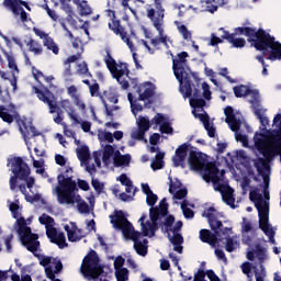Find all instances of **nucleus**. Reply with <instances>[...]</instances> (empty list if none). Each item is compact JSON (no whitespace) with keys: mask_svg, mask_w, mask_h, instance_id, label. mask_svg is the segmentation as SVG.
Masks as SVG:
<instances>
[{"mask_svg":"<svg viewBox=\"0 0 281 281\" xmlns=\"http://www.w3.org/2000/svg\"><path fill=\"white\" fill-rule=\"evenodd\" d=\"M68 172H74L71 167L65 170V175L60 173L57 177L59 183L55 191L57 194V202L59 205H74L77 203V210L80 214H89V204L82 200L80 195L76 196V190H78L74 176L67 175Z\"/></svg>","mask_w":281,"mask_h":281,"instance_id":"1","label":"nucleus"},{"mask_svg":"<svg viewBox=\"0 0 281 281\" xmlns=\"http://www.w3.org/2000/svg\"><path fill=\"white\" fill-rule=\"evenodd\" d=\"M248 43L261 52L267 60H281V43L276 41V36L269 34L265 29L247 27Z\"/></svg>","mask_w":281,"mask_h":281,"instance_id":"2","label":"nucleus"},{"mask_svg":"<svg viewBox=\"0 0 281 281\" xmlns=\"http://www.w3.org/2000/svg\"><path fill=\"white\" fill-rule=\"evenodd\" d=\"M110 223L114 229H120L127 240H133L134 249L138 256L143 258L148 256V239L140 240L144 235L142 232L135 231L133 223L124 215V211H114V215H110Z\"/></svg>","mask_w":281,"mask_h":281,"instance_id":"3","label":"nucleus"},{"mask_svg":"<svg viewBox=\"0 0 281 281\" xmlns=\"http://www.w3.org/2000/svg\"><path fill=\"white\" fill-rule=\"evenodd\" d=\"M189 56L188 52H181L177 55V58L172 59L173 74L180 82V91L186 98L192 97V87H194V95H201V79L194 75L190 77L186 71Z\"/></svg>","mask_w":281,"mask_h":281,"instance_id":"4","label":"nucleus"},{"mask_svg":"<svg viewBox=\"0 0 281 281\" xmlns=\"http://www.w3.org/2000/svg\"><path fill=\"white\" fill-rule=\"evenodd\" d=\"M256 258L260 265L251 263L254 260H256ZM247 260L251 261L247 262L248 280H254L255 276L256 281H265V278H267V270L265 269L262 262L267 260V248L260 243L250 246V249L247 251Z\"/></svg>","mask_w":281,"mask_h":281,"instance_id":"5","label":"nucleus"},{"mask_svg":"<svg viewBox=\"0 0 281 281\" xmlns=\"http://www.w3.org/2000/svg\"><path fill=\"white\" fill-rule=\"evenodd\" d=\"M214 212H216V209L214 206H210L207 209L206 213H203V216L207 217L209 225L212 229V233L210 229H201L200 231V240L202 243H206L211 247H216L218 245L220 238H222V232H223V222L221 220L216 218V215H214Z\"/></svg>","mask_w":281,"mask_h":281,"instance_id":"6","label":"nucleus"},{"mask_svg":"<svg viewBox=\"0 0 281 281\" xmlns=\"http://www.w3.org/2000/svg\"><path fill=\"white\" fill-rule=\"evenodd\" d=\"M0 119L7 124H12L15 120L19 131L24 139H27L29 137H38L41 135V132L36 131V127L32 122H25V120L21 119V115L16 112L14 115L10 114L5 106H0Z\"/></svg>","mask_w":281,"mask_h":281,"instance_id":"7","label":"nucleus"},{"mask_svg":"<svg viewBox=\"0 0 281 281\" xmlns=\"http://www.w3.org/2000/svg\"><path fill=\"white\" fill-rule=\"evenodd\" d=\"M225 161L228 168H236L238 177L241 179L243 192H247V151L239 149L234 154L228 153Z\"/></svg>","mask_w":281,"mask_h":281,"instance_id":"8","label":"nucleus"},{"mask_svg":"<svg viewBox=\"0 0 281 281\" xmlns=\"http://www.w3.org/2000/svg\"><path fill=\"white\" fill-rule=\"evenodd\" d=\"M105 56H104V63L110 71L112 74V78H114L119 85H121L123 90L128 89L131 87V83H128V80L124 78H128V75L131 74V70L128 69V64L126 63H120L117 68V61L111 56V50L105 49Z\"/></svg>","mask_w":281,"mask_h":281,"instance_id":"9","label":"nucleus"},{"mask_svg":"<svg viewBox=\"0 0 281 281\" xmlns=\"http://www.w3.org/2000/svg\"><path fill=\"white\" fill-rule=\"evenodd\" d=\"M247 95L250 97V109L261 124L260 130L267 131V126H269V117L265 115V113H267V109L262 108V103L260 101V90L254 89V86H251V83H248Z\"/></svg>","mask_w":281,"mask_h":281,"instance_id":"10","label":"nucleus"},{"mask_svg":"<svg viewBox=\"0 0 281 281\" xmlns=\"http://www.w3.org/2000/svg\"><path fill=\"white\" fill-rule=\"evenodd\" d=\"M225 122L228 124L231 131L235 133L236 142H240L244 148H247V135L240 133V126H243V114L235 112L232 105L224 109Z\"/></svg>","mask_w":281,"mask_h":281,"instance_id":"11","label":"nucleus"},{"mask_svg":"<svg viewBox=\"0 0 281 281\" xmlns=\"http://www.w3.org/2000/svg\"><path fill=\"white\" fill-rule=\"evenodd\" d=\"M165 216H168V202H166V198H164L159 202V206L151 207L149 210V221H147V226H145L143 233V236H155V232L159 229V223H157L160 218H165Z\"/></svg>","mask_w":281,"mask_h":281,"instance_id":"12","label":"nucleus"},{"mask_svg":"<svg viewBox=\"0 0 281 281\" xmlns=\"http://www.w3.org/2000/svg\"><path fill=\"white\" fill-rule=\"evenodd\" d=\"M98 262H100V259L98 258V252L95 250H90V252L83 258L81 273L86 278L98 280L100 276L104 273V267L100 266Z\"/></svg>","mask_w":281,"mask_h":281,"instance_id":"13","label":"nucleus"},{"mask_svg":"<svg viewBox=\"0 0 281 281\" xmlns=\"http://www.w3.org/2000/svg\"><path fill=\"white\" fill-rule=\"evenodd\" d=\"M146 16L149 19V21L153 23V26L159 34L158 42L165 45V47L168 49V47H170L168 45V35H164V19H166V11H155L153 5L147 4Z\"/></svg>","mask_w":281,"mask_h":281,"instance_id":"14","label":"nucleus"},{"mask_svg":"<svg viewBox=\"0 0 281 281\" xmlns=\"http://www.w3.org/2000/svg\"><path fill=\"white\" fill-rule=\"evenodd\" d=\"M12 172L14 176L10 178V190H16V183L23 181V179H27L30 177V166L27 162L23 161L22 157H15L12 162Z\"/></svg>","mask_w":281,"mask_h":281,"instance_id":"15","label":"nucleus"},{"mask_svg":"<svg viewBox=\"0 0 281 281\" xmlns=\"http://www.w3.org/2000/svg\"><path fill=\"white\" fill-rule=\"evenodd\" d=\"M203 170V179L206 181V183H213L214 189H216L217 186H221V177H218V173L221 170L218 167H216V164L214 162H207Z\"/></svg>","mask_w":281,"mask_h":281,"instance_id":"16","label":"nucleus"},{"mask_svg":"<svg viewBox=\"0 0 281 281\" xmlns=\"http://www.w3.org/2000/svg\"><path fill=\"white\" fill-rule=\"evenodd\" d=\"M215 192H220L222 195V201L232 207L233 210L236 207V198L234 196V188L229 186V182H223L218 184L214 189Z\"/></svg>","mask_w":281,"mask_h":281,"instance_id":"17","label":"nucleus"},{"mask_svg":"<svg viewBox=\"0 0 281 281\" xmlns=\"http://www.w3.org/2000/svg\"><path fill=\"white\" fill-rule=\"evenodd\" d=\"M20 240L24 247H26L27 251L31 254H36L38 251V247H41V241H38V234L32 233L20 235Z\"/></svg>","mask_w":281,"mask_h":281,"instance_id":"18","label":"nucleus"},{"mask_svg":"<svg viewBox=\"0 0 281 281\" xmlns=\"http://www.w3.org/2000/svg\"><path fill=\"white\" fill-rule=\"evenodd\" d=\"M188 161L191 170H195V172L203 170V168L207 166V160L203 157V153L201 151L191 150Z\"/></svg>","mask_w":281,"mask_h":281,"instance_id":"19","label":"nucleus"},{"mask_svg":"<svg viewBox=\"0 0 281 281\" xmlns=\"http://www.w3.org/2000/svg\"><path fill=\"white\" fill-rule=\"evenodd\" d=\"M35 93L41 100V102H44V104H47L49 109V113H56L58 111V104L56 103V99L54 98V94H47L43 90L35 87Z\"/></svg>","mask_w":281,"mask_h":281,"instance_id":"20","label":"nucleus"},{"mask_svg":"<svg viewBox=\"0 0 281 281\" xmlns=\"http://www.w3.org/2000/svg\"><path fill=\"white\" fill-rule=\"evenodd\" d=\"M220 237L218 243H223L225 240V250L228 251V254H232L234 249H236V243L234 241V238H232V227H223L222 233Z\"/></svg>","mask_w":281,"mask_h":281,"instance_id":"21","label":"nucleus"},{"mask_svg":"<svg viewBox=\"0 0 281 281\" xmlns=\"http://www.w3.org/2000/svg\"><path fill=\"white\" fill-rule=\"evenodd\" d=\"M189 148H190V144L183 143L176 149V155L172 157V162L176 168H179V166H183V162L186 161V157H188Z\"/></svg>","mask_w":281,"mask_h":281,"instance_id":"22","label":"nucleus"},{"mask_svg":"<svg viewBox=\"0 0 281 281\" xmlns=\"http://www.w3.org/2000/svg\"><path fill=\"white\" fill-rule=\"evenodd\" d=\"M260 192L261 190L259 188H255L249 192V199L252 203H255V207L257 211L269 207L267 206V203L262 199V193Z\"/></svg>","mask_w":281,"mask_h":281,"instance_id":"23","label":"nucleus"},{"mask_svg":"<svg viewBox=\"0 0 281 281\" xmlns=\"http://www.w3.org/2000/svg\"><path fill=\"white\" fill-rule=\"evenodd\" d=\"M60 108L64 109V111H66L69 120H71L74 124H80V116H78V113L76 112V108H74L69 99L61 100Z\"/></svg>","mask_w":281,"mask_h":281,"instance_id":"24","label":"nucleus"},{"mask_svg":"<svg viewBox=\"0 0 281 281\" xmlns=\"http://www.w3.org/2000/svg\"><path fill=\"white\" fill-rule=\"evenodd\" d=\"M220 32L223 33L221 35L223 41H227V43H231L233 47H245V45H247V41H245V38H236V35L229 33V31H225L224 27H221Z\"/></svg>","mask_w":281,"mask_h":281,"instance_id":"25","label":"nucleus"},{"mask_svg":"<svg viewBox=\"0 0 281 281\" xmlns=\"http://www.w3.org/2000/svg\"><path fill=\"white\" fill-rule=\"evenodd\" d=\"M148 86H150V82H146L137 87L136 93L137 100L139 102H145V100H149V98H153V95H155V90H153V88Z\"/></svg>","mask_w":281,"mask_h":281,"instance_id":"26","label":"nucleus"},{"mask_svg":"<svg viewBox=\"0 0 281 281\" xmlns=\"http://www.w3.org/2000/svg\"><path fill=\"white\" fill-rule=\"evenodd\" d=\"M24 44L26 45L27 50L31 52V54H34V56H42L44 49L41 42L32 37H27L26 40H24Z\"/></svg>","mask_w":281,"mask_h":281,"instance_id":"27","label":"nucleus"},{"mask_svg":"<svg viewBox=\"0 0 281 281\" xmlns=\"http://www.w3.org/2000/svg\"><path fill=\"white\" fill-rule=\"evenodd\" d=\"M106 14L109 18H111V22L108 24V27L109 30H111V32H113V34H117L116 30H119V32H122L123 30H125V27L122 26V22L117 20V15H115V11L108 9Z\"/></svg>","mask_w":281,"mask_h":281,"instance_id":"28","label":"nucleus"},{"mask_svg":"<svg viewBox=\"0 0 281 281\" xmlns=\"http://www.w3.org/2000/svg\"><path fill=\"white\" fill-rule=\"evenodd\" d=\"M113 164L115 168H122V166H130L131 164V154L122 155L120 150L114 153Z\"/></svg>","mask_w":281,"mask_h":281,"instance_id":"29","label":"nucleus"},{"mask_svg":"<svg viewBox=\"0 0 281 281\" xmlns=\"http://www.w3.org/2000/svg\"><path fill=\"white\" fill-rule=\"evenodd\" d=\"M4 58L8 63V68L10 69L11 75H19V65L16 64V57H14V54L4 52Z\"/></svg>","mask_w":281,"mask_h":281,"instance_id":"30","label":"nucleus"},{"mask_svg":"<svg viewBox=\"0 0 281 281\" xmlns=\"http://www.w3.org/2000/svg\"><path fill=\"white\" fill-rule=\"evenodd\" d=\"M193 94V98L190 99V106L192 109H203L205 106L206 102L205 99L201 98V88H200V94H194V86L191 88V95Z\"/></svg>","mask_w":281,"mask_h":281,"instance_id":"31","label":"nucleus"},{"mask_svg":"<svg viewBox=\"0 0 281 281\" xmlns=\"http://www.w3.org/2000/svg\"><path fill=\"white\" fill-rule=\"evenodd\" d=\"M259 214V228L261 232L269 228V206L257 211Z\"/></svg>","mask_w":281,"mask_h":281,"instance_id":"32","label":"nucleus"},{"mask_svg":"<svg viewBox=\"0 0 281 281\" xmlns=\"http://www.w3.org/2000/svg\"><path fill=\"white\" fill-rule=\"evenodd\" d=\"M77 157L81 164H89L91 159V151L89 150V146L82 145L77 149Z\"/></svg>","mask_w":281,"mask_h":281,"instance_id":"33","label":"nucleus"},{"mask_svg":"<svg viewBox=\"0 0 281 281\" xmlns=\"http://www.w3.org/2000/svg\"><path fill=\"white\" fill-rule=\"evenodd\" d=\"M116 32V36L121 37V41H123V43H126L127 47L131 49V52H133V54H135V52H137V48H135V45H133L131 37H128V33L126 32V29H123L122 31L120 30H115Z\"/></svg>","mask_w":281,"mask_h":281,"instance_id":"34","label":"nucleus"},{"mask_svg":"<svg viewBox=\"0 0 281 281\" xmlns=\"http://www.w3.org/2000/svg\"><path fill=\"white\" fill-rule=\"evenodd\" d=\"M44 47L48 49V52H52L55 56H58L60 54V47H58V44L54 41L53 37H47L43 41Z\"/></svg>","mask_w":281,"mask_h":281,"instance_id":"35","label":"nucleus"},{"mask_svg":"<svg viewBox=\"0 0 281 281\" xmlns=\"http://www.w3.org/2000/svg\"><path fill=\"white\" fill-rule=\"evenodd\" d=\"M128 102L131 104L132 113L135 115V113H139L144 111V106L142 104L137 103L139 100L133 95V93L127 94Z\"/></svg>","mask_w":281,"mask_h":281,"instance_id":"36","label":"nucleus"},{"mask_svg":"<svg viewBox=\"0 0 281 281\" xmlns=\"http://www.w3.org/2000/svg\"><path fill=\"white\" fill-rule=\"evenodd\" d=\"M64 229L67 233L69 243H78V240H82L83 236L78 235V233L75 231V228L71 229V227L69 225L66 224L64 226Z\"/></svg>","mask_w":281,"mask_h":281,"instance_id":"37","label":"nucleus"},{"mask_svg":"<svg viewBox=\"0 0 281 281\" xmlns=\"http://www.w3.org/2000/svg\"><path fill=\"white\" fill-rule=\"evenodd\" d=\"M11 100L12 98L10 97V90L8 88H0V101L2 104H9V109H16L13 103H10Z\"/></svg>","mask_w":281,"mask_h":281,"instance_id":"38","label":"nucleus"},{"mask_svg":"<svg viewBox=\"0 0 281 281\" xmlns=\"http://www.w3.org/2000/svg\"><path fill=\"white\" fill-rule=\"evenodd\" d=\"M30 232H32V228L30 226H27V222H25V218L20 217L18 220V234H19V236L30 234Z\"/></svg>","mask_w":281,"mask_h":281,"instance_id":"39","label":"nucleus"},{"mask_svg":"<svg viewBox=\"0 0 281 281\" xmlns=\"http://www.w3.org/2000/svg\"><path fill=\"white\" fill-rule=\"evenodd\" d=\"M202 8H204L205 12H210L214 14L218 10V4H216V0H201Z\"/></svg>","mask_w":281,"mask_h":281,"instance_id":"40","label":"nucleus"},{"mask_svg":"<svg viewBox=\"0 0 281 281\" xmlns=\"http://www.w3.org/2000/svg\"><path fill=\"white\" fill-rule=\"evenodd\" d=\"M115 155V148L112 145H106L103 150L102 161L105 166L111 161V157Z\"/></svg>","mask_w":281,"mask_h":281,"instance_id":"41","label":"nucleus"},{"mask_svg":"<svg viewBox=\"0 0 281 281\" xmlns=\"http://www.w3.org/2000/svg\"><path fill=\"white\" fill-rule=\"evenodd\" d=\"M150 120L146 116H140L138 120V130L143 131L144 133H148L150 131Z\"/></svg>","mask_w":281,"mask_h":281,"instance_id":"42","label":"nucleus"},{"mask_svg":"<svg viewBox=\"0 0 281 281\" xmlns=\"http://www.w3.org/2000/svg\"><path fill=\"white\" fill-rule=\"evenodd\" d=\"M52 243L57 245L59 249H65V247H67V238L65 237V233H58Z\"/></svg>","mask_w":281,"mask_h":281,"instance_id":"43","label":"nucleus"},{"mask_svg":"<svg viewBox=\"0 0 281 281\" xmlns=\"http://www.w3.org/2000/svg\"><path fill=\"white\" fill-rule=\"evenodd\" d=\"M145 136L146 132L139 128H137L131 134L132 139H137V142H144L145 144H148V139H146Z\"/></svg>","mask_w":281,"mask_h":281,"instance_id":"44","label":"nucleus"},{"mask_svg":"<svg viewBox=\"0 0 281 281\" xmlns=\"http://www.w3.org/2000/svg\"><path fill=\"white\" fill-rule=\"evenodd\" d=\"M181 210H182L184 218H194V211H192V209L188 207V200H184L181 203Z\"/></svg>","mask_w":281,"mask_h":281,"instance_id":"45","label":"nucleus"},{"mask_svg":"<svg viewBox=\"0 0 281 281\" xmlns=\"http://www.w3.org/2000/svg\"><path fill=\"white\" fill-rule=\"evenodd\" d=\"M38 222L41 223V225H45L46 228L54 226V217L45 213L38 217Z\"/></svg>","mask_w":281,"mask_h":281,"instance_id":"46","label":"nucleus"},{"mask_svg":"<svg viewBox=\"0 0 281 281\" xmlns=\"http://www.w3.org/2000/svg\"><path fill=\"white\" fill-rule=\"evenodd\" d=\"M200 89L203 90L202 95L204 100H212V91L210 90V85L207 82H202L200 81Z\"/></svg>","mask_w":281,"mask_h":281,"instance_id":"47","label":"nucleus"},{"mask_svg":"<svg viewBox=\"0 0 281 281\" xmlns=\"http://www.w3.org/2000/svg\"><path fill=\"white\" fill-rule=\"evenodd\" d=\"M103 95H110L108 97L109 102H111L112 104H117L119 102L117 92H115V90L113 89L104 90Z\"/></svg>","mask_w":281,"mask_h":281,"instance_id":"48","label":"nucleus"},{"mask_svg":"<svg viewBox=\"0 0 281 281\" xmlns=\"http://www.w3.org/2000/svg\"><path fill=\"white\" fill-rule=\"evenodd\" d=\"M168 238L173 245H183V235L180 233H173V236H170V233H168Z\"/></svg>","mask_w":281,"mask_h":281,"instance_id":"49","label":"nucleus"},{"mask_svg":"<svg viewBox=\"0 0 281 281\" xmlns=\"http://www.w3.org/2000/svg\"><path fill=\"white\" fill-rule=\"evenodd\" d=\"M159 131L165 135H172L175 130L172 128V125H170V122L165 121L161 123Z\"/></svg>","mask_w":281,"mask_h":281,"instance_id":"50","label":"nucleus"},{"mask_svg":"<svg viewBox=\"0 0 281 281\" xmlns=\"http://www.w3.org/2000/svg\"><path fill=\"white\" fill-rule=\"evenodd\" d=\"M116 280L117 281H127L128 280V269L126 268H121L116 270Z\"/></svg>","mask_w":281,"mask_h":281,"instance_id":"51","label":"nucleus"},{"mask_svg":"<svg viewBox=\"0 0 281 281\" xmlns=\"http://www.w3.org/2000/svg\"><path fill=\"white\" fill-rule=\"evenodd\" d=\"M33 256L40 259L41 267H48L49 265H52V257L43 256L36 252Z\"/></svg>","mask_w":281,"mask_h":281,"instance_id":"52","label":"nucleus"},{"mask_svg":"<svg viewBox=\"0 0 281 281\" xmlns=\"http://www.w3.org/2000/svg\"><path fill=\"white\" fill-rule=\"evenodd\" d=\"M19 190L20 192H22V194L25 195V199L29 203H34V201H38V195L32 196V195H27V189L25 188V184H20L19 186Z\"/></svg>","mask_w":281,"mask_h":281,"instance_id":"53","label":"nucleus"},{"mask_svg":"<svg viewBox=\"0 0 281 281\" xmlns=\"http://www.w3.org/2000/svg\"><path fill=\"white\" fill-rule=\"evenodd\" d=\"M233 91L235 93V98H244L247 95V87L245 86H235Z\"/></svg>","mask_w":281,"mask_h":281,"instance_id":"54","label":"nucleus"},{"mask_svg":"<svg viewBox=\"0 0 281 281\" xmlns=\"http://www.w3.org/2000/svg\"><path fill=\"white\" fill-rule=\"evenodd\" d=\"M178 31L181 34L182 38H184V41L192 38V33L189 32L188 26H186V24L178 25Z\"/></svg>","mask_w":281,"mask_h":281,"instance_id":"55","label":"nucleus"},{"mask_svg":"<svg viewBox=\"0 0 281 281\" xmlns=\"http://www.w3.org/2000/svg\"><path fill=\"white\" fill-rule=\"evenodd\" d=\"M164 225L166 226V234H169V232L172 231V225H175V215L167 216L165 218Z\"/></svg>","mask_w":281,"mask_h":281,"instance_id":"56","label":"nucleus"},{"mask_svg":"<svg viewBox=\"0 0 281 281\" xmlns=\"http://www.w3.org/2000/svg\"><path fill=\"white\" fill-rule=\"evenodd\" d=\"M79 8H80V15L81 16H89V14H91V7H89L87 1H82L79 4Z\"/></svg>","mask_w":281,"mask_h":281,"instance_id":"57","label":"nucleus"},{"mask_svg":"<svg viewBox=\"0 0 281 281\" xmlns=\"http://www.w3.org/2000/svg\"><path fill=\"white\" fill-rule=\"evenodd\" d=\"M91 184L92 188H94L97 194H102L104 191V183L100 182L98 179H92Z\"/></svg>","mask_w":281,"mask_h":281,"instance_id":"58","label":"nucleus"},{"mask_svg":"<svg viewBox=\"0 0 281 281\" xmlns=\"http://www.w3.org/2000/svg\"><path fill=\"white\" fill-rule=\"evenodd\" d=\"M82 47H81V52H78L76 55H71L69 56L65 61L64 65H71V63H76L77 60H80V58H82Z\"/></svg>","mask_w":281,"mask_h":281,"instance_id":"59","label":"nucleus"},{"mask_svg":"<svg viewBox=\"0 0 281 281\" xmlns=\"http://www.w3.org/2000/svg\"><path fill=\"white\" fill-rule=\"evenodd\" d=\"M57 235H58V231L56 229V227L48 226L46 228V236H47V238H49L50 243L54 241V239L56 238Z\"/></svg>","mask_w":281,"mask_h":281,"instance_id":"60","label":"nucleus"},{"mask_svg":"<svg viewBox=\"0 0 281 281\" xmlns=\"http://www.w3.org/2000/svg\"><path fill=\"white\" fill-rule=\"evenodd\" d=\"M78 72L82 74L83 76L91 77V72H89V66H87V61H82V64L78 65Z\"/></svg>","mask_w":281,"mask_h":281,"instance_id":"61","label":"nucleus"},{"mask_svg":"<svg viewBox=\"0 0 281 281\" xmlns=\"http://www.w3.org/2000/svg\"><path fill=\"white\" fill-rule=\"evenodd\" d=\"M151 124H156V126H161L162 122H166V116L161 113H157L153 119H151Z\"/></svg>","mask_w":281,"mask_h":281,"instance_id":"62","label":"nucleus"},{"mask_svg":"<svg viewBox=\"0 0 281 281\" xmlns=\"http://www.w3.org/2000/svg\"><path fill=\"white\" fill-rule=\"evenodd\" d=\"M188 196V189L183 188L173 193V199L181 201V199H186Z\"/></svg>","mask_w":281,"mask_h":281,"instance_id":"63","label":"nucleus"},{"mask_svg":"<svg viewBox=\"0 0 281 281\" xmlns=\"http://www.w3.org/2000/svg\"><path fill=\"white\" fill-rule=\"evenodd\" d=\"M158 200L159 198L157 196V194L149 193L146 198V203L147 205H149V207H153Z\"/></svg>","mask_w":281,"mask_h":281,"instance_id":"64","label":"nucleus"}]
</instances>
